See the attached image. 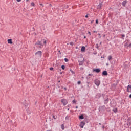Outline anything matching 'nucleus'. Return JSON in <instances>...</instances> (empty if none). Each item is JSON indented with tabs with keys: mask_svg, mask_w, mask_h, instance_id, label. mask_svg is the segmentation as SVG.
<instances>
[{
	"mask_svg": "<svg viewBox=\"0 0 131 131\" xmlns=\"http://www.w3.org/2000/svg\"><path fill=\"white\" fill-rule=\"evenodd\" d=\"M60 82H61V81L58 80V83H60Z\"/></svg>",
	"mask_w": 131,
	"mask_h": 131,
	"instance_id": "54",
	"label": "nucleus"
},
{
	"mask_svg": "<svg viewBox=\"0 0 131 131\" xmlns=\"http://www.w3.org/2000/svg\"><path fill=\"white\" fill-rule=\"evenodd\" d=\"M25 107H28V103H25Z\"/></svg>",
	"mask_w": 131,
	"mask_h": 131,
	"instance_id": "42",
	"label": "nucleus"
},
{
	"mask_svg": "<svg viewBox=\"0 0 131 131\" xmlns=\"http://www.w3.org/2000/svg\"><path fill=\"white\" fill-rule=\"evenodd\" d=\"M72 103H73V104H75V105H76V103H77V101H76V100H75V99H74L73 101H72Z\"/></svg>",
	"mask_w": 131,
	"mask_h": 131,
	"instance_id": "21",
	"label": "nucleus"
},
{
	"mask_svg": "<svg viewBox=\"0 0 131 131\" xmlns=\"http://www.w3.org/2000/svg\"><path fill=\"white\" fill-rule=\"evenodd\" d=\"M78 62H79V66H82V65H83V63H84V59H83V60L82 61L78 60Z\"/></svg>",
	"mask_w": 131,
	"mask_h": 131,
	"instance_id": "12",
	"label": "nucleus"
},
{
	"mask_svg": "<svg viewBox=\"0 0 131 131\" xmlns=\"http://www.w3.org/2000/svg\"><path fill=\"white\" fill-rule=\"evenodd\" d=\"M31 6H32V7H35V4L33 2H32L31 3Z\"/></svg>",
	"mask_w": 131,
	"mask_h": 131,
	"instance_id": "27",
	"label": "nucleus"
},
{
	"mask_svg": "<svg viewBox=\"0 0 131 131\" xmlns=\"http://www.w3.org/2000/svg\"><path fill=\"white\" fill-rule=\"evenodd\" d=\"M16 1L19 3V2H21V0H16Z\"/></svg>",
	"mask_w": 131,
	"mask_h": 131,
	"instance_id": "52",
	"label": "nucleus"
},
{
	"mask_svg": "<svg viewBox=\"0 0 131 131\" xmlns=\"http://www.w3.org/2000/svg\"><path fill=\"white\" fill-rule=\"evenodd\" d=\"M91 76H93V74H88V76H91Z\"/></svg>",
	"mask_w": 131,
	"mask_h": 131,
	"instance_id": "48",
	"label": "nucleus"
},
{
	"mask_svg": "<svg viewBox=\"0 0 131 131\" xmlns=\"http://www.w3.org/2000/svg\"><path fill=\"white\" fill-rule=\"evenodd\" d=\"M70 119V116H67L66 117V120H69Z\"/></svg>",
	"mask_w": 131,
	"mask_h": 131,
	"instance_id": "23",
	"label": "nucleus"
},
{
	"mask_svg": "<svg viewBox=\"0 0 131 131\" xmlns=\"http://www.w3.org/2000/svg\"><path fill=\"white\" fill-rule=\"evenodd\" d=\"M43 43L44 45H46L47 43V40H45V39H43Z\"/></svg>",
	"mask_w": 131,
	"mask_h": 131,
	"instance_id": "34",
	"label": "nucleus"
},
{
	"mask_svg": "<svg viewBox=\"0 0 131 131\" xmlns=\"http://www.w3.org/2000/svg\"><path fill=\"white\" fill-rule=\"evenodd\" d=\"M84 125H85V122L81 121L80 123L79 126L81 128H83V126H84Z\"/></svg>",
	"mask_w": 131,
	"mask_h": 131,
	"instance_id": "10",
	"label": "nucleus"
},
{
	"mask_svg": "<svg viewBox=\"0 0 131 131\" xmlns=\"http://www.w3.org/2000/svg\"><path fill=\"white\" fill-rule=\"evenodd\" d=\"M85 38H86V36H84V39H85Z\"/></svg>",
	"mask_w": 131,
	"mask_h": 131,
	"instance_id": "56",
	"label": "nucleus"
},
{
	"mask_svg": "<svg viewBox=\"0 0 131 131\" xmlns=\"http://www.w3.org/2000/svg\"><path fill=\"white\" fill-rule=\"evenodd\" d=\"M98 35H99V38H101L102 36H101V34L99 33Z\"/></svg>",
	"mask_w": 131,
	"mask_h": 131,
	"instance_id": "40",
	"label": "nucleus"
},
{
	"mask_svg": "<svg viewBox=\"0 0 131 131\" xmlns=\"http://www.w3.org/2000/svg\"><path fill=\"white\" fill-rule=\"evenodd\" d=\"M86 120H88V119H85V122H86V123H89V121H87Z\"/></svg>",
	"mask_w": 131,
	"mask_h": 131,
	"instance_id": "45",
	"label": "nucleus"
},
{
	"mask_svg": "<svg viewBox=\"0 0 131 131\" xmlns=\"http://www.w3.org/2000/svg\"><path fill=\"white\" fill-rule=\"evenodd\" d=\"M94 55H97V52H93Z\"/></svg>",
	"mask_w": 131,
	"mask_h": 131,
	"instance_id": "47",
	"label": "nucleus"
},
{
	"mask_svg": "<svg viewBox=\"0 0 131 131\" xmlns=\"http://www.w3.org/2000/svg\"><path fill=\"white\" fill-rule=\"evenodd\" d=\"M61 69H62V70H65V65H63L61 66Z\"/></svg>",
	"mask_w": 131,
	"mask_h": 131,
	"instance_id": "26",
	"label": "nucleus"
},
{
	"mask_svg": "<svg viewBox=\"0 0 131 131\" xmlns=\"http://www.w3.org/2000/svg\"><path fill=\"white\" fill-rule=\"evenodd\" d=\"M100 45H102V41L100 42Z\"/></svg>",
	"mask_w": 131,
	"mask_h": 131,
	"instance_id": "62",
	"label": "nucleus"
},
{
	"mask_svg": "<svg viewBox=\"0 0 131 131\" xmlns=\"http://www.w3.org/2000/svg\"><path fill=\"white\" fill-rule=\"evenodd\" d=\"M81 52H82V53H84V52H85V47L82 46L81 47Z\"/></svg>",
	"mask_w": 131,
	"mask_h": 131,
	"instance_id": "15",
	"label": "nucleus"
},
{
	"mask_svg": "<svg viewBox=\"0 0 131 131\" xmlns=\"http://www.w3.org/2000/svg\"><path fill=\"white\" fill-rule=\"evenodd\" d=\"M101 59H102V58H105V57H103V56H101Z\"/></svg>",
	"mask_w": 131,
	"mask_h": 131,
	"instance_id": "63",
	"label": "nucleus"
},
{
	"mask_svg": "<svg viewBox=\"0 0 131 131\" xmlns=\"http://www.w3.org/2000/svg\"><path fill=\"white\" fill-rule=\"evenodd\" d=\"M113 111L115 113H117V112H118V110L117 109V108H115L113 110Z\"/></svg>",
	"mask_w": 131,
	"mask_h": 131,
	"instance_id": "19",
	"label": "nucleus"
},
{
	"mask_svg": "<svg viewBox=\"0 0 131 131\" xmlns=\"http://www.w3.org/2000/svg\"><path fill=\"white\" fill-rule=\"evenodd\" d=\"M35 55H37L40 57V58H41V56H42V52L41 51H38V52L35 53Z\"/></svg>",
	"mask_w": 131,
	"mask_h": 131,
	"instance_id": "8",
	"label": "nucleus"
},
{
	"mask_svg": "<svg viewBox=\"0 0 131 131\" xmlns=\"http://www.w3.org/2000/svg\"><path fill=\"white\" fill-rule=\"evenodd\" d=\"M58 53H59V55H62V52H61V51L59 50Z\"/></svg>",
	"mask_w": 131,
	"mask_h": 131,
	"instance_id": "44",
	"label": "nucleus"
},
{
	"mask_svg": "<svg viewBox=\"0 0 131 131\" xmlns=\"http://www.w3.org/2000/svg\"><path fill=\"white\" fill-rule=\"evenodd\" d=\"M103 98L104 99V104H108L109 102V99L108 98V95L106 96L105 98V94H102Z\"/></svg>",
	"mask_w": 131,
	"mask_h": 131,
	"instance_id": "2",
	"label": "nucleus"
},
{
	"mask_svg": "<svg viewBox=\"0 0 131 131\" xmlns=\"http://www.w3.org/2000/svg\"><path fill=\"white\" fill-rule=\"evenodd\" d=\"M121 36H122V39H124V38H123V37H125V35H124V34H122V35H121Z\"/></svg>",
	"mask_w": 131,
	"mask_h": 131,
	"instance_id": "29",
	"label": "nucleus"
},
{
	"mask_svg": "<svg viewBox=\"0 0 131 131\" xmlns=\"http://www.w3.org/2000/svg\"><path fill=\"white\" fill-rule=\"evenodd\" d=\"M70 46H71L72 47H73V42H70Z\"/></svg>",
	"mask_w": 131,
	"mask_h": 131,
	"instance_id": "36",
	"label": "nucleus"
},
{
	"mask_svg": "<svg viewBox=\"0 0 131 131\" xmlns=\"http://www.w3.org/2000/svg\"><path fill=\"white\" fill-rule=\"evenodd\" d=\"M129 98L130 99H131V94L129 95Z\"/></svg>",
	"mask_w": 131,
	"mask_h": 131,
	"instance_id": "55",
	"label": "nucleus"
},
{
	"mask_svg": "<svg viewBox=\"0 0 131 131\" xmlns=\"http://www.w3.org/2000/svg\"><path fill=\"white\" fill-rule=\"evenodd\" d=\"M77 84L79 85V84H81V81H78L77 82Z\"/></svg>",
	"mask_w": 131,
	"mask_h": 131,
	"instance_id": "33",
	"label": "nucleus"
},
{
	"mask_svg": "<svg viewBox=\"0 0 131 131\" xmlns=\"http://www.w3.org/2000/svg\"><path fill=\"white\" fill-rule=\"evenodd\" d=\"M127 48H131V43L129 44L127 46Z\"/></svg>",
	"mask_w": 131,
	"mask_h": 131,
	"instance_id": "39",
	"label": "nucleus"
},
{
	"mask_svg": "<svg viewBox=\"0 0 131 131\" xmlns=\"http://www.w3.org/2000/svg\"><path fill=\"white\" fill-rule=\"evenodd\" d=\"M67 107H70V104H68V105L67 106Z\"/></svg>",
	"mask_w": 131,
	"mask_h": 131,
	"instance_id": "58",
	"label": "nucleus"
},
{
	"mask_svg": "<svg viewBox=\"0 0 131 131\" xmlns=\"http://www.w3.org/2000/svg\"><path fill=\"white\" fill-rule=\"evenodd\" d=\"M96 24H99V20H98V19H97L96 20Z\"/></svg>",
	"mask_w": 131,
	"mask_h": 131,
	"instance_id": "37",
	"label": "nucleus"
},
{
	"mask_svg": "<svg viewBox=\"0 0 131 131\" xmlns=\"http://www.w3.org/2000/svg\"><path fill=\"white\" fill-rule=\"evenodd\" d=\"M99 4L97 6V10H102V8L103 7V3H104V0H99Z\"/></svg>",
	"mask_w": 131,
	"mask_h": 131,
	"instance_id": "1",
	"label": "nucleus"
},
{
	"mask_svg": "<svg viewBox=\"0 0 131 131\" xmlns=\"http://www.w3.org/2000/svg\"><path fill=\"white\" fill-rule=\"evenodd\" d=\"M127 93H131V85H128L127 88Z\"/></svg>",
	"mask_w": 131,
	"mask_h": 131,
	"instance_id": "13",
	"label": "nucleus"
},
{
	"mask_svg": "<svg viewBox=\"0 0 131 131\" xmlns=\"http://www.w3.org/2000/svg\"><path fill=\"white\" fill-rule=\"evenodd\" d=\"M128 42H126V43H125V44H124V47H128Z\"/></svg>",
	"mask_w": 131,
	"mask_h": 131,
	"instance_id": "31",
	"label": "nucleus"
},
{
	"mask_svg": "<svg viewBox=\"0 0 131 131\" xmlns=\"http://www.w3.org/2000/svg\"><path fill=\"white\" fill-rule=\"evenodd\" d=\"M63 89L65 90V91H67V88L66 87H64Z\"/></svg>",
	"mask_w": 131,
	"mask_h": 131,
	"instance_id": "51",
	"label": "nucleus"
},
{
	"mask_svg": "<svg viewBox=\"0 0 131 131\" xmlns=\"http://www.w3.org/2000/svg\"><path fill=\"white\" fill-rule=\"evenodd\" d=\"M52 117H53V119H57V118H58V116H57L56 115L55 116V115H53Z\"/></svg>",
	"mask_w": 131,
	"mask_h": 131,
	"instance_id": "24",
	"label": "nucleus"
},
{
	"mask_svg": "<svg viewBox=\"0 0 131 131\" xmlns=\"http://www.w3.org/2000/svg\"><path fill=\"white\" fill-rule=\"evenodd\" d=\"M72 74H75V72L73 71H71Z\"/></svg>",
	"mask_w": 131,
	"mask_h": 131,
	"instance_id": "41",
	"label": "nucleus"
},
{
	"mask_svg": "<svg viewBox=\"0 0 131 131\" xmlns=\"http://www.w3.org/2000/svg\"><path fill=\"white\" fill-rule=\"evenodd\" d=\"M50 70H51V71H53V70H54V68H53V67H51V68H50Z\"/></svg>",
	"mask_w": 131,
	"mask_h": 131,
	"instance_id": "35",
	"label": "nucleus"
},
{
	"mask_svg": "<svg viewBox=\"0 0 131 131\" xmlns=\"http://www.w3.org/2000/svg\"><path fill=\"white\" fill-rule=\"evenodd\" d=\"M126 4H127V1L125 0L122 2V6L123 7H125L126 6Z\"/></svg>",
	"mask_w": 131,
	"mask_h": 131,
	"instance_id": "14",
	"label": "nucleus"
},
{
	"mask_svg": "<svg viewBox=\"0 0 131 131\" xmlns=\"http://www.w3.org/2000/svg\"><path fill=\"white\" fill-rule=\"evenodd\" d=\"M40 6H42V7H43V5L41 3L40 4Z\"/></svg>",
	"mask_w": 131,
	"mask_h": 131,
	"instance_id": "49",
	"label": "nucleus"
},
{
	"mask_svg": "<svg viewBox=\"0 0 131 131\" xmlns=\"http://www.w3.org/2000/svg\"><path fill=\"white\" fill-rule=\"evenodd\" d=\"M35 46H36L37 47H38V46H43V45L42 44L41 41H38L35 43Z\"/></svg>",
	"mask_w": 131,
	"mask_h": 131,
	"instance_id": "6",
	"label": "nucleus"
},
{
	"mask_svg": "<svg viewBox=\"0 0 131 131\" xmlns=\"http://www.w3.org/2000/svg\"><path fill=\"white\" fill-rule=\"evenodd\" d=\"M105 36H106V35H103V37H105Z\"/></svg>",
	"mask_w": 131,
	"mask_h": 131,
	"instance_id": "60",
	"label": "nucleus"
},
{
	"mask_svg": "<svg viewBox=\"0 0 131 131\" xmlns=\"http://www.w3.org/2000/svg\"><path fill=\"white\" fill-rule=\"evenodd\" d=\"M87 83H88V85H87L88 88H91L92 85L91 82H87Z\"/></svg>",
	"mask_w": 131,
	"mask_h": 131,
	"instance_id": "20",
	"label": "nucleus"
},
{
	"mask_svg": "<svg viewBox=\"0 0 131 131\" xmlns=\"http://www.w3.org/2000/svg\"><path fill=\"white\" fill-rule=\"evenodd\" d=\"M61 102L62 103L63 106H66L68 104V101L66 99H61Z\"/></svg>",
	"mask_w": 131,
	"mask_h": 131,
	"instance_id": "3",
	"label": "nucleus"
},
{
	"mask_svg": "<svg viewBox=\"0 0 131 131\" xmlns=\"http://www.w3.org/2000/svg\"><path fill=\"white\" fill-rule=\"evenodd\" d=\"M68 61H69V59H68V58H64V61L65 62H68Z\"/></svg>",
	"mask_w": 131,
	"mask_h": 131,
	"instance_id": "30",
	"label": "nucleus"
},
{
	"mask_svg": "<svg viewBox=\"0 0 131 131\" xmlns=\"http://www.w3.org/2000/svg\"><path fill=\"white\" fill-rule=\"evenodd\" d=\"M99 125H101L102 124H101V123H99Z\"/></svg>",
	"mask_w": 131,
	"mask_h": 131,
	"instance_id": "64",
	"label": "nucleus"
},
{
	"mask_svg": "<svg viewBox=\"0 0 131 131\" xmlns=\"http://www.w3.org/2000/svg\"><path fill=\"white\" fill-rule=\"evenodd\" d=\"M61 89H64V87L63 86H61Z\"/></svg>",
	"mask_w": 131,
	"mask_h": 131,
	"instance_id": "61",
	"label": "nucleus"
},
{
	"mask_svg": "<svg viewBox=\"0 0 131 131\" xmlns=\"http://www.w3.org/2000/svg\"><path fill=\"white\" fill-rule=\"evenodd\" d=\"M104 128H105V126H104V125H102V129H104Z\"/></svg>",
	"mask_w": 131,
	"mask_h": 131,
	"instance_id": "50",
	"label": "nucleus"
},
{
	"mask_svg": "<svg viewBox=\"0 0 131 131\" xmlns=\"http://www.w3.org/2000/svg\"><path fill=\"white\" fill-rule=\"evenodd\" d=\"M89 15H90V14H87L85 16V18H89Z\"/></svg>",
	"mask_w": 131,
	"mask_h": 131,
	"instance_id": "38",
	"label": "nucleus"
},
{
	"mask_svg": "<svg viewBox=\"0 0 131 131\" xmlns=\"http://www.w3.org/2000/svg\"><path fill=\"white\" fill-rule=\"evenodd\" d=\"M61 129H62V130H64L65 129V128L64 127V124H62L61 125Z\"/></svg>",
	"mask_w": 131,
	"mask_h": 131,
	"instance_id": "25",
	"label": "nucleus"
},
{
	"mask_svg": "<svg viewBox=\"0 0 131 131\" xmlns=\"http://www.w3.org/2000/svg\"><path fill=\"white\" fill-rule=\"evenodd\" d=\"M76 109H78V106H76Z\"/></svg>",
	"mask_w": 131,
	"mask_h": 131,
	"instance_id": "57",
	"label": "nucleus"
},
{
	"mask_svg": "<svg viewBox=\"0 0 131 131\" xmlns=\"http://www.w3.org/2000/svg\"><path fill=\"white\" fill-rule=\"evenodd\" d=\"M79 119H84V115H83V114H81V115H80L79 116Z\"/></svg>",
	"mask_w": 131,
	"mask_h": 131,
	"instance_id": "17",
	"label": "nucleus"
},
{
	"mask_svg": "<svg viewBox=\"0 0 131 131\" xmlns=\"http://www.w3.org/2000/svg\"><path fill=\"white\" fill-rule=\"evenodd\" d=\"M70 71H71H71H72V70L71 69H70Z\"/></svg>",
	"mask_w": 131,
	"mask_h": 131,
	"instance_id": "59",
	"label": "nucleus"
},
{
	"mask_svg": "<svg viewBox=\"0 0 131 131\" xmlns=\"http://www.w3.org/2000/svg\"><path fill=\"white\" fill-rule=\"evenodd\" d=\"M88 34H89V36H90V35H91V34H92L91 33V32H90V31H88Z\"/></svg>",
	"mask_w": 131,
	"mask_h": 131,
	"instance_id": "46",
	"label": "nucleus"
},
{
	"mask_svg": "<svg viewBox=\"0 0 131 131\" xmlns=\"http://www.w3.org/2000/svg\"><path fill=\"white\" fill-rule=\"evenodd\" d=\"M94 22H95V20H92L91 21V24H93V23H94Z\"/></svg>",
	"mask_w": 131,
	"mask_h": 131,
	"instance_id": "43",
	"label": "nucleus"
},
{
	"mask_svg": "<svg viewBox=\"0 0 131 131\" xmlns=\"http://www.w3.org/2000/svg\"><path fill=\"white\" fill-rule=\"evenodd\" d=\"M93 72H95L96 73H100V72H101V69L99 68L93 69Z\"/></svg>",
	"mask_w": 131,
	"mask_h": 131,
	"instance_id": "7",
	"label": "nucleus"
},
{
	"mask_svg": "<svg viewBox=\"0 0 131 131\" xmlns=\"http://www.w3.org/2000/svg\"><path fill=\"white\" fill-rule=\"evenodd\" d=\"M93 33H97V31H93Z\"/></svg>",
	"mask_w": 131,
	"mask_h": 131,
	"instance_id": "53",
	"label": "nucleus"
},
{
	"mask_svg": "<svg viewBox=\"0 0 131 131\" xmlns=\"http://www.w3.org/2000/svg\"><path fill=\"white\" fill-rule=\"evenodd\" d=\"M60 85H61V84H59V83H57V86L58 88V89H60Z\"/></svg>",
	"mask_w": 131,
	"mask_h": 131,
	"instance_id": "28",
	"label": "nucleus"
},
{
	"mask_svg": "<svg viewBox=\"0 0 131 131\" xmlns=\"http://www.w3.org/2000/svg\"><path fill=\"white\" fill-rule=\"evenodd\" d=\"M96 49H97V50H99V45H98V44H96Z\"/></svg>",
	"mask_w": 131,
	"mask_h": 131,
	"instance_id": "32",
	"label": "nucleus"
},
{
	"mask_svg": "<svg viewBox=\"0 0 131 131\" xmlns=\"http://www.w3.org/2000/svg\"><path fill=\"white\" fill-rule=\"evenodd\" d=\"M8 43H9L10 45H13V41H12V39H8L7 40Z\"/></svg>",
	"mask_w": 131,
	"mask_h": 131,
	"instance_id": "18",
	"label": "nucleus"
},
{
	"mask_svg": "<svg viewBox=\"0 0 131 131\" xmlns=\"http://www.w3.org/2000/svg\"><path fill=\"white\" fill-rule=\"evenodd\" d=\"M108 61H111V60H112V56L110 55V56L108 57Z\"/></svg>",
	"mask_w": 131,
	"mask_h": 131,
	"instance_id": "22",
	"label": "nucleus"
},
{
	"mask_svg": "<svg viewBox=\"0 0 131 131\" xmlns=\"http://www.w3.org/2000/svg\"><path fill=\"white\" fill-rule=\"evenodd\" d=\"M99 109L100 112H104L106 110V107H105V105H103L100 106Z\"/></svg>",
	"mask_w": 131,
	"mask_h": 131,
	"instance_id": "4",
	"label": "nucleus"
},
{
	"mask_svg": "<svg viewBox=\"0 0 131 131\" xmlns=\"http://www.w3.org/2000/svg\"><path fill=\"white\" fill-rule=\"evenodd\" d=\"M127 125L128 127L129 126H130V125H131V118H130V117L128 118V119H127Z\"/></svg>",
	"mask_w": 131,
	"mask_h": 131,
	"instance_id": "9",
	"label": "nucleus"
},
{
	"mask_svg": "<svg viewBox=\"0 0 131 131\" xmlns=\"http://www.w3.org/2000/svg\"><path fill=\"white\" fill-rule=\"evenodd\" d=\"M102 76H107L108 75V72L107 71H103L102 73Z\"/></svg>",
	"mask_w": 131,
	"mask_h": 131,
	"instance_id": "11",
	"label": "nucleus"
},
{
	"mask_svg": "<svg viewBox=\"0 0 131 131\" xmlns=\"http://www.w3.org/2000/svg\"><path fill=\"white\" fill-rule=\"evenodd\" d=\"M102 97V94L101 93H97L96 95V98L100 99Z\"/></svg>",
	"mask_w": 131,
	"mask_h": 131,
	"instance_id": "16",
	"label": "nucleus"
},
{
	"mask_svg": "<svg viewBox=\"0 0 131 131\" xmlns=\"http://www.w3.org/2000/svg\"><path fill=\"white\" fill-rule=\"evenodd\" d=\"M94 83L97 85V86H99L100 85L101 82L100 81V80L96 79L94 81Z\"/></svg>",
	"mask_w": 131,
	"mask_h": 131,
	"instance_id": "5",
	"label": "nucleus"
}]
</instances>
